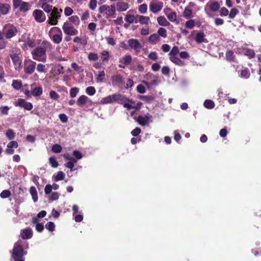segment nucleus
<instances>
[{"instance_id": "f257e3e1", "label": "nucleus", "mask_w": 261, "mask_h": 261, "mask_svg": "<svg viewBox=\"0 0 261 261\" xmlns=\"http://www.w3.org/2000/svg\"><path fill=\"white\" fill-rule=\"evenodd\" d=\"M50 43L43 41L40 46L35 48L32 51L33 58L34 60L45 62L46 59V52L50 48Z\"/></svg>"}, {"instance_id": "f03ea898", "label": "nucleus", "mask_w": 261, "mask_h": 261, "mask_svg": "<svg viewBox=\"0 0 261 261\" xmlns=\"http://www.w3.org/2000/svg\"><path fill=\"white\" fill-rule=\"evenodd\" d=\"M27 254L24 251L20 241H17L14 245L12 252V257L15 261L23 258V256Z\"/></svg>"}, {"instance_id": "7ed1b4c3", "label": "nucleus", "mask_w": 261, "mask_h": 261, "mask_svg": "<svg viewBox=\"0 0 261 261\" xmlns=\"http://www.w3.org/2000/svg\"><path fill=\"white\" fill-rule=\"evenodd\" d=\"M62 12L61 9H58L56 7H54L53 10L49 13L48 15V22L51 25H56L58 22V19L61 17V13Z\"/></svg>"}, {"instance_id": "20e7f679", "label": "nucleus", "mask_w": 261, "mask_h": 261, "mask_svg": "<svg viewBox=\"0 0 261 261\" xmlns=\"http://www.w3.org/2000/svg\"><path fill=\"white\" fill-rule=\"evenodd\" d=\"M99 12L103 13L107 16V18L112 16L116 12L115 5L113 4L110 6L103 5L99 8Z\"/></svg>"}, {"instance_id": "39448f33", "label": "nucleus", "mask_w": 261, "mask_h": 261, "mask_svg": "<svg viewBox=\"0 0 261 261\" xmlns=\"http://www.w3.org/2000/svg\"><path fill=\"white\" fill-rule=\"evenodd\" d=\"M17 33V30L16 28L12 24H6L3 29V33L5 34L6 37L8 39L15 36Z\"/></svg>"}, {"instance_id": "423d86ee", "label": "nucleus", "mask_w": 261, "mask_h": 261, "mask_svg": "<svg viewBox=\"0 0 261 261\" xmlns=\"http://www.w3.org/2000/svg\"><path fill=\"white\" fill-rule=\"evenodd\" d=\"M13 6L14 9H19L23 12H27L29 10V3L22 0H13Z\"/></svg>"}, {"instance_id": "0eeeda50", "label": "nucleus", "mask_w": 261, "mask_h": 261, "mask_svg": "<svg viewBox=\"0 0 261 261\" xmlns=\"http://www.w3.org/2000/svg\"><path fill=\"white\" fill-rule=\"evenodd\" d=\"M63 30L65 34L74 36L77 34V30L69 22H65L63 25Z\"/></svg>"}, {"instance_id": "6e6552de", "label": "nucleus", "mask_w": 261, "mask_h": 261, "mask_svg": "<svg viewBox=\"0 0 261 261\" xmlns=\"http://www.w3.org/2000/svg\"><path fill=\"white\" fill-rule=\"evenodd\" d=\"M53 32L58 33V34L53 35L51 37L53 41L55 43H60L62 40V33L61 30L58 27H53L49 33V34Z\"/></svg>"}, {"instance_id": "1a4fd4ad", "label": "nucleus", "mask_w": 261, "mask_h": 261, "mask_svg": "<svg viewBox=\"0 0 261 261\" xmlns=\"http://www.w3.org/2000/svg\"><path fill=\"white\" fill-rule=\"evenodd\" d=\"M163 7V3L162 2L152 1L149 4V9L154 13H156L160 11Z\"/></svg>"}, {"instance_id": "9d476101", "label": "nucleus", "mask_w": 261, "mask_h": 261, "mask_svg": "<svg viewBox=\"0 0 261 261\" xmlns=\"http://www.w3.org/2000/svg\"><path fill=\"white\" fill-rule=\"evenodd\" d=\"M33 15L35 20L38 22H43L46 19L44 13L40 10H35L33 12Z\"/></svg>"}, {"instance_id": "9b49d317", "label": "nucleus", "mask_w": 261, "mask_h": 261, "mask_svg": "<svg viewBox=\"0 0 261 261\" xmlns=\"http://www.w3.org/2000/svg\"><path fill=\"white\" fill-rule=\"evenodd\" d=\"M112 85L116 86H121L124 84L122 76L120 74L114 75L111 76Z\"/></svg>"}, {"instance_id": "f8f14e48", "label": "nucleus", "mask_w": 261, "mask_h": 261, "mask_svg": "<svg viewBox=\"0 0 261 261\" xmlns=\"http://www.w3.org/2000/svg\"><path fill=\"white\" fill-rule=\"evenodd\" d=\"M127 43L128 46L130 48L134 49L136 51H139L138 50L142 47L140 42L136 39H130L127 41Z\"/></svg>"}, {"instance_id": "ddd939ff", "label": "nucleus", "mask_w": 261, "mask_h": 261, "mask_svg": "<svg viewBox=\"0 0 261 261\" xmlns=\"http://www.w3.org/2000/svg\"><path fill=\"white\" fill-rule=\"evenodd\" d=\"M152 118V116L150 114H147L144 117L142 116H139L138 117V122L142 126H145L149 124L150 120Z\"/></svg>"}, {"instance_id": "4468645a", "label": "nucleus", "mask_w": 261, "mask_h": 261, "mask_svg": "<svg viewBox=\"0 0 261 261\" xmlns=\"http://www.w3.org/2000/svg\"><path fill=\"white\" fill-rule=\"evenodd\" d=\"M117 94H114L107 97L102 98L100 100L101 104H108L116 101Z\"/></svg>"}, {"instance_id": "2eb2a0df", "label": "nucleus", "mask_w": 261, "mask_h": 261, "mask_svg": "<svg viewBox=\"0 0 261 261\" xmlns=\"http://www.w3.org/2000/svg\"><path fill=\"white\" fill-rule=\"evenodd\" d=\"M195 40L198 43L208 42V40L205 38V35L203 32H198L195 36Z\"/></svg>"}, {"instance_id": "dca6fc26", "label": "nucleus", "mask_w": 261, "mask_h": 261, "mask_svg": "<svg viewBox=\"0 0 261 261\" xmlns=\"http://www.w3.org/2000/svg\"><path fill=\"white\" fill-rule=\"evenodd\" d=\"M16 106L24 108L27 110H31L33 108V105L31 102H27L23 99H19Z\"/></svg>"}, {"instance_id": "f3484780", "label": "nucleus", "mask_w": 261, "mask_h": 261, "mask_svg": "<svg viewBox=\"0 0 261 261\" xmlns=\"http://www.w3.org/2000/svg\"><path fill=\"white\" fill-rule=\"evenodd\" d=\"M10 57L14 64L15 69H17L19 68L21 61L18 55L16 53H12L10 55Z\"/></svg>"}, {"instance_id": "a211bd4d", "label": "nucleus", "mask_w": 261, "mask_h": 261, "mask_svg": "<svg viewBox=\"0 0 261 261\" xmlns=\"http://www.w3.org/2000/svg\"><path fill=\"white\" fill-rule=\"evenodd\" d=\"M117 96L118 97H117L116 101L120 104L123 105V106H124V104L126 103L127 102H129L130 104L135 103V102L132 100L126 98L123 95L117 94Z\"/></svg>"}, {"instance_id": "6ab92c4d", "label": "nucleus", "mask_w": 261, "mask_h": 261, "mask_svg": "<svg viewBox=\"0 0 261 261\" xmlns=\"http://www.w3.org/2000/svg\"><path fill=\"white\" fill-rule=\"evenodd\" d=\"M33 231L30 228H27L22 230L21 236L23 239H29L32 238Z\"/></svg>"}, {"instance_id": "aec40b11", "label": "nucleus", "mask_w": 261, "mask_h": 261, "mask_svg": "<svg viewBox=\"0 0 261 261\" xmlns=\"http://www.w3.org/2000/svg\"><path fill=\"white\" fill-rule=\"evenodd\" d=\"M116 6L117 8V10L119 12L125 11L127 10L129 8L128 4L123 2L117 3L116 4Z\"/></svg>"}, {"instance_id": "412c9836", "label": "nucleus", "mask_w": 261, "mask_h": 261, "mask_svg": "<svg viewBox=\"0 0 261 261\" xmlns=\"http://www.w3.org/2000/svg\"><path fill=\"white\" fill-rule=\"evenodd\" d=\"M208 6L212 11L216 12L220 8V5L218 2L215 0H211L208 3Z\"/></svg>"}, {"instance_id": "4be33fe9", "label": "nucleus", "mask_w": 261, "mask_h": 261, "mask_svg": "<svg viewBox=\"0 0 261 261\" xmlns=\"http://www.w3.org/2000/svg\"><path fill=\"white\" fill-rule=\"evenodd\" d=\"M161 40L160 37L156 33L151 35L148 38V41L151 43L155 44Z\"/></svg>"}, {"instance_id": "5701e85b", "label": "nucleus", "mask_w": 261, "mask_h": 261, "mask_svg": "<svg viewBox=\"0 0 261 261\" xmlns=\"http://www.w3.org/2000/svg\"><path fill=\"white\" fill-rule=\"evenodd\" d=\"M10 6L8 4H4L2 3H0V12L3 14L5 15L7 14L10 10Z\"/></svg>"}, {"instance_id": "b1692460", "label": "nucleus", "mask_w": 261, "mask_h": 261, "mask_svg": "<svg viewBox=\"0 0 261 261\" xmlns=\"http://www.w3.org/2000/svg\"><path fill=\"white\" fill-rule=\"evenodd\" d=\"M36 63L32 62L31 64L28 65L25 68V72L28 74H32L35 70Z\"/></svg>"}, {"instance_id": "393cba45", "label": "nucleus", "mask_w": 261, "mask_h": 261, "mask_svg": "<svg viewBox=\"0 0 261 261\" xmlns=\"http://www.w3.org/2000/svg\"><path fill=\"white\" fill-rule=\"evenodd\" d=\"M167 9H164V11L165 12V14L166 15L167 18L168 19L172 22L175 21L177 19V16L175 12H172L169 13H167L166 11Z\"/></svg>"}, {"instance_id": "a878e982", "label": "nucleus", "mask_w": 261, "mask_h": 261, "mask_svg": "<svg viewBox=\"0 0 261 261\" xmlns=\"http://www.w3.org/2000/svg\"><path fill=\"white\" fill-rule=\"evenodd\" d=\"M30 193L32 195L33 201L36 202L38 200V194L35 187L32 186L30 188Z\"/></svg>"}, {"instance_id": "bb28decb", "label": "nucleus", "mask_w": 261, "mask_h": 261, "mask_svg": "<svg viewBox=\"0 0 261 261\" xmlns=\"http://www.w3.org/2000/svg\"><path fill=\"white\" fill-rule=\"evenodd\" d=\"M158 22L161 25L167 27L170 24V23L167 20L164 16H160L158 18Z\"/></svg>"}, {"instance_id": "cd10ccee", "label": "nucleus", "mask_w": 261, "mask_h": 261, "mask_svg": "<svg viewBox=\"0 0 261 261\" xmlns=\"http://www.w3.org/2000/svg\"><path fill=\"white\" fill-rule=\"evenodd\" d=\"M125 20L128 23H132L134 22L137 23L138 20L135 17L134 15H131L129 14H127L125 17Z\"/></svg>"}, {"instance_id": "c85d7f7f", "label": "nucleus", "mask_w": 261, "mask_h": 261, "mask_svg": "<svg viewBox=\"0 0 261 261\" xmlns=\"http://www.w3.org/2000/svg\"><path fill=\"white\" fill-rule=\"evenodd\" d=\"M41 8L46 12L49 13L53 10V7L45 3H42Z\"/></svg>"}, {"instance_id": "c756f323", "label": "nucleus", "mask_w": 261, "mask_h": 261, "mask_svg": "<svg viewBox=\"0 0 261 261\" xmlns=\"http://www.w3.org/2000/svg\"><path fill=\"white\" fill-rule=\"evenodd\" d=\"M88 99V97L85 95L81 96L77 100V104L81 107L84 106Z\"/></svg>"}, {"instance_id": "7c9ffc66", "label": "nucleus", "mask_w": 261, "mask_h": 261, "mask_svg": "<svg viewBox=\"0 0 261 261\" xmlns=\"http://www.w3.org/2000/svg\"><path fill=\"white\" fill-rule=\"evenodd\" d=\"M170 60L173 63L178 66H183L184 65V62L176 57L171 56L170 58Z\"/></svg>"}, {"instance_id": "2f4dec72", "label": "nucleus", "mask_w": 261, "mask_h": 261, "mask_svg": "<svg viewBox=\"0 0 261 261\" xmlns=\"http://www.w3.org/2000/svg\"><path fill=\"white\" fill-rule=\"evenodd\" d=\"M132 58L130 55H126L124 56L120 62L125 65H127L132 62Z\"/></svg>"}, {"instance_id": "473e14b6", "label": "nucleus", "mask_w": 261, "mask_h": 261, "mask_svg": "<svg viewBox=\"0 0 261 261\" xmlns=\"http://www.w3.org/2000/svg\"><path fill=\"white\" fill-rule=\"evenodd\" d=\"M137 17L139 18V22L141 24H148V23L150 20L149 17L148 16H142V15H137Z\"/></svg>"}, {"instance_id": "72a5a7b5", "label": "nucleus", "mask_w": 261, "mask_h": 261, "mask_svg": "<svg viewBox=\"0 0 261 261\" xmlns=\"http://www.w3.org/2000/svg\"><path fill=\"white\" fill-rule=\"evenodd\" d=\"M204 106L207 109H212L215 106V103L212 100L206 99L204 102Z\"/></svg>"}, {"instance_id": "f704fd0d", "label": "nucleus", "mask_w": 261, "mask_h": 261, "mask_svg": "<svg viewBox=\"0 0 261 261\" xmlns=\"http://www.w3.org/2000/svg\"><path fill=\"white\" fill-rule=\"evenodd\" d=\"M42 88L41 87H36L32 92L34 96H40L42 94Z\"/></svg>"}, {"instance_id": "c9c22d12", "label": "nucleus", "mask_w": 261, "mask_h": 261, "mask_svg": "<svg viewBox=\"0 0 261 261\" xmlns=\"http://www.w3.org/2000/svg\"><path fill=\"white\" fill-rule=\"evenodd\" d=\"M192 10L188 7H186L183 12V16L186 18H190L192 16Z\"/></svg>"}, {"instance_id": "e433bc0d", "label": "nucleus", "mask_w": 261, "mask_h": 261, "mask_svg": "<svg viewBox=\"0 0 261 261\" xmlns=\"http://www.w3.org/2000/svg\"><path fill=\"white\" fill-rule=\"evenodd\" d=\"M63 67L60 65H57L54 69V73L56 75H58L63 73Z\"/></svg>"}, {"instance_id": "4c0bfd02", "label": "nucleus", "mask_w": 261, "mask_h": 261, "mask_svg": "<svg viewBox=\"0 0 261 261\" xmlns=\"http://www.w3.org/2000/svg\"><path fill=\"white\" fill-rule=\"evenodd\" d=\"M49 164L51 165V167L53 168H57L59 164L57 161L55 157L51 156L49 159Z\"/></svg>"}, {"instance_id": "58836bf2", "label": "nucleus", "mask_w": 261, "mask_h": 261, "mask_svg": "<svg viewBox=\"0 0 261 261\" xmlns=\"http://www.w3.org/2000/svg\"><path fill=\"white\" fill-rule=\"evenodd\" d=\"M12 85L14 89L19 90L21 88L22 84L20 81L18 80H13Z\"/></svg>"}, {"instance_id": "ea45409f", "label": "nucleus", "mask_w": 261, "mask_h": 261, "mask_svg": "<svg viewBox=\"0 0 261 261\" xmlns=\"http://www.w3.org/2000/svg\"><path fill=\"white\" fill-rule=\"evenodd\" d=\"M159 36H161L163 38H166L167 37V31L165 29L163 28H160L159 29L158 31V34Z\"/></svg>"}, {"instance_id": "a19ab883", "label": "nucleus", "mask_w": 261, "mask_h": 261, "mask_svg": "<svg viewBox=\"0 0 261 261\" xmlns=\"http://www.w3.org/2000/svg\"><path fill=\"white\" fill-rule=\"evenodd\" d=\"M105 73L103 70L99 72L98 74L96 76V81L97 82H102L105 78Z\"/></svg>"}, {"instance_id": "79ce46f5", "label": "nucleus", "mask_w": 261, "mask_h": 261, "mask_svg": "<svg viewBox=\"0 0 261 261\" xmlns=\"http://www.w3.org/2000/svg\"><path fill=\"white\" fill-rule=\"evenodd\" d=\"M6 136L9 140H12L15 137V133L11 129H9L6 133Z\"/></svg>"}, {"instance_id": "37998d69", "label": "nucleus", "mask_w": 261, "mask_h": 261, "mask_svg": "<svg viewBox=\"0 0 261 261\" xmlns=\"http://www.w3.org/2000/svg\"><path fill=\"white\" fill-rule=\"evenodd\" d=\"M51 149L55 153H60L62 151V148L61 145L56 144L52 146Z\"/></svg>"}, {"instance_id": "c03bdc74", "label": "nucleus", "mask_w": 261, "mask_h": 261, "mask_svg": "<svg viewBox=\"0 0 261 261\" xmlns=\"http://www.w3.org/2000/svg\"><path fill=\"white\" fill-rule=\"evenodd\" d=\"M86 92L88 95L92 96L93 95L95 92L96 90L94 87H88L86 89Z\"/></svg>"}, {"instance_id": "a18cd8bd", "label": "nucleus", "mask_w": 261, "mask_h": 261, "mask_svg": "<svg viewBox=\"0 0 261 261\" xmlns=\"http://www.w3.org/2000/svg\"><path fill=\"white\" fill-rule=\"evenodd\" d=\"M79 92V89L76 87L72 88L70 90V95L71 97H75Z\"/></svg>"}, {"instance_id": "49530a36", "label": "nucleus", "mask_w": 261, "mask_h": 261, "mask_svg": "<svg viewBox=\"0 0 261 261\" xmlns=\"http://www.w3.org/2000/svg\"><path fill=\"white\" fill-rule=\"evenodd\" d=\"M69 20L75 24H79L80 23L79 18L77 16L74 15L69 18Z\"/></svg>"}, {"instance_id": "de8ad7c7", "label": "nucleus", "mask_w": 261, "mask_h": 261, "mask_svg": "<svg viewBox=\"0 0 261 261\" xmlns=\"http://www.w3.org/2000/svg\"><path fill=\"white\" fill-rule=\"evenodd\" d=\"M65 176V174L62 172L60 171L58 173L57 175L55 177V180L56 181H59L63 180Z\"/></svg>"}, {"instance_id": "09e8293b", "label": "nucleus", "mask_w": 261, "mask_h": 261, "mask_svg": "<svg viewBox=\"0 0 261 261\" xmlns=\"http://www.w3.org/2000/svg\"><path fill=\"white\" fill-rule=\"evenodd\" d=\"M226 58L228 61H233L234 59L233 53L231 50H228L226 53Z\"/></svg>"}, {"instance_id": "8fccbe9b", "label": "nucleus", "mask_w": 261, "mask_h": 261, "mask_svg": "<svg viewBox=\"0 0 261 261\" xmlns=\"http://www.w3.org/2000/svg\"><path fill=\"white\" fill-rule=\"evenodd\" d=\"M186 27L189 29H192L195 25V20L193 19H191L190 20L187 21L185 23Z\"/></svg>"}, {"instance_id": "3c124183", "label": "nucleus", "mask_w": 261, "mask_h": 261, "mask_svg": "<svg viewBox=\"0 0 261 261\" xmlns=\"http://www.w3.org/2000/svg\"><path fill=\"white\" fill-rule=\"evenodd\" d=\"M10 195H11V192L9 190H7L3 191L0 194L1 197L2 198H8Z\"/></svg>"}, {"instance_id": "603ef678", "label": "nucleus", "mask_w": 261, "mask_h": 261, "mask_svg": "<svg viewBox=\"0 0 261 261\" xmlns=\"http://www.w3.org/2000/svg\"><path fill=\"white\" fill-rule=\"evenodd\" d=\"M55 224L52 222H47L45 225V227L50 231H53L55 229Z\"/></svg>"}, {"instance_id": "864d4df0", "label": "nucleus", "mask_w": 261, "mask_h": 261, "mask_svg": "<svg viewBox=\"0 0 261 261\" xmlns=\"http://www.w3.org/2000/svg\"><path fill=\"white\" fill-rule=\"evenodd\" d=\"M9 108L8 106H2L0 107L1 115H8Z\"/></svg>"}, {"instance_id": "5fc2aeb1", "label": "nucleus", "mask_w": 261, "mask_h": 261, "mask_svg": "<svg viewBox=\"0 0 261 261\" xmlns=\"http://www.w3.org/2000/svg\"><path fill=\"white\" fill-rule=\"evenodd\" d=\"M147 10V5L145 4L141 5L139 8V11L141 13L144 14Z\"/></svg>"}, {"instance_id": "6e6d98bb", "label": "nucleus", "mask_w": 261, "mask_h": 261, "mask_svg": "<svg viewBox=\"0 0 261 261\" xmlns=\"http://www.w3.org/2000/svg\"><path fill=\"white\" fill-rule=\"evenodd\" d=\"M179 52L178 47L176 46H174L170 52L169 53V55L171 56H175L177 55Z\"/></svg>"}, {"instance_id": "4d7b16f0", "label": "nucleus", "mask_w": 261, "mask_h": 261, "mask_svg": "<svg viewBox=\"0 0 261 261\" xmlns=\"http://www.w3.org/2000/svg\"><path fill=\"white\" fill-rule=\"evenodd\" d=\"M238 10L236 8H232L230 13H229V17L230 18H233L238 13Z\"/></svg>"}, {"instance_id": "13d9d810", "label": "nucleus", "mask_w": 261, "mask_h": 261, "mask_svg": "<svg viewBox=\"0 0 261 261\" xmlns=\"http://www.w3.org/2000/svg\"><path fill=\"white\" fill-rule=\"evenodd\" d=\"M97 0H90L89 4V8L92 10H95L97 6Z\"/></svg>"}, {"instance_id": "bf43d9fd", "label": "nucleus", "mask_w": 261, "mask_h": 261, "mask_svg": "<svg viewBox=\"0 0 261 261\" xmlns=\"http://www.w3.org/2000/svg\"><path fill=\"white\" fill-rule=\"evenodd\" d=\"M250 76V72L248 69H245L241 71V76L245 79H247Z\"/></svg>"}, {"instance_id": "052dcab7", "label": "nucleus", "mask_w": 261, "mask_h": 261, "mask_svg": "<svg viewBox=\"0 0 261 261\" xmlns=\"http://www.w3.org/2000/svg\"><path fill=\"white\" fill-rule=\"evenodd\" d=\"M88 59L90 60L96 61L98 59V55L97 54L90 53L88 55Z\"/></svg>"}, {"instance_id": "680f3d73", "label": "nucleus", "mask_w": 261, "mask_h": 261, "mask_svg": "<svg viewBox=\"0 0 261 261\" xmlns=\"http://www.w3.org/2000/svg\"><path fill=\"white\" fill-rule=\"evenodd\" d=\"M49 96L51 98L57 100L59 98V94L55 91H51L49 92Z\"/></svg>"}, {"instance_id": "e2e57ef3", "label": "nucleus", "mask_w": 261, "mask_h": 261, "mask_svg": "<svg viewBox=\"0 0 261 261\" xmlns=\"http://www.w3.org/2000/svg\"><path fill=\"white\" fill-rule=\"evenodd\" d=\"M101 60L102 61L108 60L109 57V53L108 51L104 50L101 53Z\"/></svg>"}, {"instance_id": "0e129e2a", "label": "nucleus", "mask_w": 261, "mask_h": 261, "mask_svg": "<svg viewBox=\"0 0 261 261\" xmlns=\"http://www.w3.org/2000/svg\"><path fill=\"white\" fill-rule=\"evenodd\" d=\"M73 13V10L70 8L67 7L64 9V14L66 16L71 15Z\"/></svg>"}, {"instance_id": "69168bd1", "label": "nucleus", "mask_w": 261, "mask_h": 261, "mask_svg": "<svg viewBox=\"0 0 261 261\" xmlns=\"http://www.w3.org/2000/svg\"><path fill=\"white\" fill-rule=\"evenodd\" d=\"M59 194L58 192H53L51 193L49 199L52 201L57 200L59 199Z\"/></svg>"}, {"instance_id": "338daca9", "label": "nucleus", "mask_w": 261, "mask_h": 261, "mask_svg": "<svg viewBox=\"0 0 261 261\" xmlns=\"http://www.w3.org/2000/svg\"><path fill=\"white\" fill-rule=\"evenodd\" d=\"M148 58L153 61L156 60L158 59L157 54L156 53V52L151 51L148 55Z\"/></svg>"}, {"instance_id": "774afa93", "label": "nucleus", "mask_w": 261, "mask_h": 261, "mask_svg": "<svg viewBox=\"0 0 261 261\" xmlns=\"http://www.w3.org/2000/svg\"><path fill=\"white\" fill-rule=\"evenodd\" d=\"M106 40L107 41V43L108 44L114 46L116 44V41L112 37H106Z\"/></svg>"}]
</instances>
